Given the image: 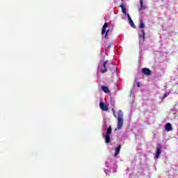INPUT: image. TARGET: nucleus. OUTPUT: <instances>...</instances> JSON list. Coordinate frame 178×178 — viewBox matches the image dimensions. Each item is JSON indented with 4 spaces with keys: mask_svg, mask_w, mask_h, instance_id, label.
Here are the masks:
<instances>
[{
    "mask_svg": "<svg viewBox=\"0 0 178 178\" xmlns=\"http://www.w3.org/2000/svg\"><path fill=\"white\" fill-rule=\"evenodd\" d=\"M123 127V113L122 111H118V126L117 129L120 130Z\"/></svg>",
    "mask_w": 178,
    "mask_h": 178,
    "instance_id": "1",
    "label": "nucleus"
},
{
    "mask_svg": "<svg viewBox=\"0 0 178 178\" xmlns=\"http://www.w3.org/2000/svg\"><path fill=\"white\" fill-rule=\"evenodd\" d=\"M111 134H112V127H108L106 131V139H105V143L106 144H109L111 143Z\"/></svg>",
    "mask_w": 178,
    "mask_h": 178,
    "instance_id": "2",
    "label": "nucleus"
},
{
    "mask_svg": "<svg viewBox=\"0 0 178 178\" xmlns=\"http://www.w3.org/2000/svg\"><path fill=\"white\" fill-rule=\"evenodd\" d=\"M142 73L145 76H151V74H152V71L147 67H144L142 69Z\"/></svg>",
    "mask_w": 178,
    "mask_h": 178,
    "instance_id": "3",
    "label": "nucleus"
},
{
    "mask_svg": "<svg viewBox=\"0 0 178 178\" xmlns=\"http://www.w3.org/2000/svg\"><path fill=\"white\" fill-rule=\"evenodd\" d=\"M108 62H109L108 60H106L104 63H103V68L101 70V73H106L108 72Z\"/></svg>",
    "mask_w": 178,
    "mask_h": 178,
    "instance_id": "4",
    "label": "nucleus"
},
{
    "mask_svg": "<svg viewBox=\"0 0 178 178\" xmlns=\"http://www.w3.org/2000/svg\"><path fill=\"white\" fill-rule=\"evenodd\" d=\"M99 108L102 109V111H108V105L105 104V103L101 102L99 103Z\"/></svg>",
    "mask_w": 178,
    "mask_h": 178,
    "instance_id": "5",
    "label": "nucleus"
},
{
    "mask_svg": "<svg viewBox=\"0 0 178 178\" xmlns=\"http://www.w3.org/2000/svg\"><path fill=\"white\" fill-rule=\"evenodd\" d=\"M162 152V146H161V145H159L156 147V158L158 159V158H159V155H161Z\"/></svg>",
    "mask_w": 178,
    "mask_h": 178,
    "instance_id": "6",
    "label": "nucleus"
},
{
    "mask_svg": "<svg viewBox=\"0 0 178 178\" xmlns=\"http://www.w3.org/2000/svg\"><path fill=\"white\" fill-rule=\"evenodd\" d=\"M127 17H128L129 23L130 26L133 29H136V25L134 24V22H133V19H131V17H130L129 14H127Z\"/></svg>",
    "mask_w": 178,
    "mask_h": 178,
    "instance_id": "7",
    "label": "nucleus"
},
{
    "mask_svg": "<svg viewBox=\"0 0 178 178\" xmlns=\"http://www.w3.org/2000/svg\"><path fill=\"white\" fill-rule=\"evenodd\" d=\"M107 28H108V24H107V22H105L103 26H102V35H104V34H105Z\"/></svg>",
    "mask_w": 178,
    "mask_h": 178,
    "instance_id": "8",
    "label": "nucleus"
},
{
    "mask_svg": "<svg viewBox=\"0 0 178 178\" xmlns=\"http://www.w3.org/2000/svg\"><path fill=\"white\" fill-rule=\"evenodd\" d=\"M165 129L167 131H172V124L170 123H167L165 124Z\"/></svg>",
    "mask_w": 178,
    "mask_h": 178,
    "instance_id": "9",
    "label": "nucleus"
},
{
    "mask_svg": "<svg viewBox=\"0 0 178 178\" xmlns=\"http://www.w3.org/2000/svg\"><path fill=\"white\" fill-rule=\"evenodd\" d=\"M120 8L122 9V12L124 15H125L126 16H127V15H129V13H127L126 12V6L124 4H121L120 5Z\"/></svg>",
    "mask_w": 178,
    "mask_h": 178,
    "instance_id": "10",
    "label": "nucleus"
},
{
    "mask_svg": "<svg viewBox=\"0 0 178 178\" xmlns=\"http://www.w3.org/2000/svg\"><path fill=\"white\" fill-rule=\"evenodd\" d=\"M122 146L120 145H119V146L115 149V152L114 154V156L115 158H116V156H118V155H119V153L120 152V147Z\"/></svg>",
    "mask_w": 178,
    "mask_h": 178,
    "instance_id": "11",
    "label": "nucleus"
},
{
    "mask_svg": "<svg viewBox=\"0 0 178 178\" xmlns=\"http://www.w3.org/2000/svg\"><path fill=\"white\" fill-rule=\"evenodd\" d=\"M102 90L106 94H109V89H108V86H102Z\"/></svg>",
    "mask_w": 178,
    "mask_h": 178,
    "instance_id": "12",
    "label": "nucleus"
},
{
    "mask_svg": "<svg viewBox=\"0 0 178 178\" xmlns=\"http://www.w3.org/2000/svg\"><path fill=\"white\" fill-rule=\"evenodd\" d=\"M140 38H142L143 41H145V32L144 31V29L142 30V35H140Z\"/></svg>",
    "mask_w": 178,
    "mask_h": 178,
    "instance_id": "13",
    "label": "nucleus"
},
{
    "mask_svg": "<svg viewBox=\"0 0 178 178\" xmlns=\"http://www.w3.org/2000/svg\"><path fill=\"white\" fill-rule=\"evenodd\" d=\"M144 27H145L144 22L143 21V19H140V29H144Z\"/></svg>",
    "mask_w": 178,
    "mask_h": 178,
    "instance_id": "14",
    "label": "nucleus"
},
{
    "mask_svg": "<svg viewBox=\"0 0 178 178\" xmlns=\"http://www.w3.org/2000/svg\"><path fill=\"white\" fill-rule=\"evenodd\" d=\"M109 33V30H107L105 33H104V38H108V34Z\"/></svg>",
    "mask_w": 178,
    "mask_h": 178,
    "instance_id": "15",
    "label": "nucleus"
},
{
    "mask_svg": "<svg viewBox=\"0 0 178 178\" xmlns=\"http://www.w3.org/2000/svg\"><path fill=\"white\" fill-rule=\"evenodd\" d=\"M166 97H168L167 92L164 93V95H163V99H165V98H166Z\"/></svg>",
    "mask_w": 178,
    "mask_h": 178,
    "instance_id": "16",
    "label": "nucleus"
},
{
    "mask_svg": "<svg viewBox=\"0 0 178 178\" xmlns=\"http://www.w3.org/2000/svg\"><path fill=\"white\" fill-rule=\"evenodd\" d=\"M140 9L141 10H144V9H145V7H144L143 5L140 6Z\"/></svg>",
    "mask_w": 178,
    "mask_h": 178,
    "instance_id": "17",
    "label": "nucleus"
},
{
    "mask_svg": "<svg viewBox=\"0 0 178 178\" xmlns=\"http://www.w3.org/2000/svg\"><path fill=\"white\" fill-rule=\"evenodd\" d=\"M140 6H143V0H140Z\"/></svg>",
    "mask_w": 178,
    "mask_h": 178,
    "instance_id": "18",
    "label": "nucleus"
},
{
    "mask_svg": "<svg viewBox=\"0 0 178 178\" xmlns=\"http://www.w3.org/2000/svg\"><path fill=\"white\" fill-rule=\"evenodd\" d=\"M137 86H138V87H139V88L140 87V82H138V83H137Z\"/></svg>",
    "mask_w": 178,
    "mask_h": 178,
    "instance_id": "19",
    "label": "nucleus"
},
{
    "mask_svg": "<svg viewBox=\"0 0 178 178\" xmlns=\"http://www.w3.org/2000/svg\"><path fill=\"white\" fill-rule=\"evenodd\" d=\"M111 47H112V43H111L110 44H108V48H111Z\"/></svg>",
    "mask_w": 178,
    "mask_h": 178,
    "instance_id": "20",
    "label": "nucleus"
},
{
    "mask_svg": "<svg viewBox=\"0 0 178 178\" xmlns=\"http://www.w3.org/2000/svg\"><path fill=\"white\" fill-rule=\"evenodd\" d=\"M113 115H114L115 118H116V115H115V113H113Z\"/></svg>",
    "mask_w": 178,
    "mask_h": 178,
    "instance_id": "21",
    "label": "nucleus"
},
{
    "mask_svg": "<svg viewBox=\"0 0 178 178\" xmlns=\"http://www.w3.org/2000/svg\"><path fill=\"white\" fill-rule=\"evenodd\" d=\"M112 111H113V108H112Z\"/></svg>",
    "mask_w": 178,
    "mask_h": 178,
    "instance_id": "22",
    "label": "nucleus"
}]
</instances>
